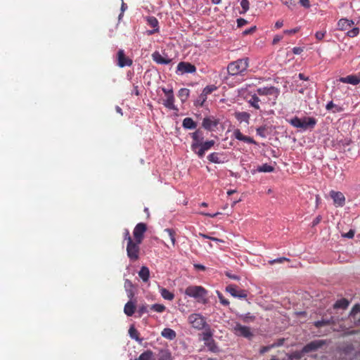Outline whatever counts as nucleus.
<instances>
[{
	"mask_svg": "<svg viewBox=\"0 0 360 360\" xmlns=\"http://www.w3.org/2000/svg\"><path fill=\"white\" fill-rule=\"evenodd\" d=\"M249 66L248 58L238 59L236 61L230 63L227 66V71L230 75H243Z\"/></svg>",
	"mask_w": 360,
	"mask_h": 360,
	"instance_id": "1",
	"label": "nucleus"
},
{
	"mask_svg": "<svg viewBox=\"0 0 360 360\" xmlns=\"http://www.w3.org/2000/svg\"><path fill=\"white\" fill-rule=\"evenodd\" d=\"M185 294L191 297H193L199 302L203 304L207 302V291L205 288L200 285H190L185 290Z\"/></svg>",
	"mask_w": 360,
	"mask_h": 360,
	"instance_id": "2",
	"label": "nucleus"
},
{
	"mask_svg": "<svg viewBox=\"0 0 360 360\" xmlns=\"http://www.w3.org/2000/svg\"><path fill=\"white\" fill-rule=\"evenodd\" d=\"M159 103L169 110H179L178 108L174 105L173 91H162L160 95Z\"/></svg>",
	"mask_w": 360,
	"mask_h": 360,
	"instance_id": "3",
	"label": "nucleus"
},
{
	"mask_svg": "<svg viewBox=\"0 0 360 360\" xmlns=\"http://www.w3.org/2000/svg\"><path fill=\"white\" fill-rule=\"evenodd\" d=\"M141 243H138L137 241H132L127 243V254L129 259L135 262L139 259L140 255V244Z\"/></svg>",
	"mask_w": 360,
	"mask_h": 360,
	"instance_id": "4",
	"label": "nucleus"
},
{
	"mask_svg": "<svg viewBox=\"0 0 360 360\" xmlns=\"http://www.w3.org/2000/svg\"><path fill=\"white\" fill-rule=\"evenodd\" d=\"M188 321L194 328L201 330L205 328L208 325L205 318L198 314H192L188 316Z\"/></svg>",
	"mask_w": 360,
	"mask_h": 360,
	"instance_id": "5",
	"label": "nucleus"
},
{
	"mask_svg": "<svg viewBox=\"0 0 360 360\" xmlns=\"http://www.w3.org/2000/svg\"><path fill=\"white\" fill-rule=\"evenodd\" d=\"M214 144L215 141L214 140L206 141L205 142L201 141V143L198 144V147L195 150H192V151L196 154L198 158H202L204 157L206 151L210 150Z\"/></svg>",
	"mask_w": 360,
	"mask_h": 360,
	"instance_id": "6",
	"label": "nucleus"
},
{
	"mask_svg": "<svg viewBox=\"0 0 360 360\" xmlns=\"http://www.w3.org/2000/svg\"><path fill=\"white\" fill-rule=\"evenodd\" d=\"M234 333L238 336H241L245 338L250 339L253 337V333L251 332L250 328L245 326H242L240 323H237L233 328Z\"/></svg>",
	"mask_w": 360,
	"mask_h": 360,
	"instance_id": "7",
	"label": "nucleus"
},
{
	"mask_svg": "<svg viewBox=\"0 0 360 360\" xmlns=\"http://www.w3.org/2000/svg\"><path fill=\"white\" fill-rule=\"evenodd\" d=\"M146 230L147 226L146 224L142 222L137 224L133 231L134 240L138 243H142Z\"/></svg>",
	"mask_w": 360,
	"mask_h": 360,
	"instance_id": "8",
	"label": "nucleus"
},
{
	"mask_svg": "<svg viewBox=\"0 0 360 360\" xmlns=\"http://www.w3.org/2000/svg\"><path fill=\"white\" fill-rule=\"evenodd\" d=\"M196 72V68L194 65L188 62H180L176 68V74L183 75L185 73H194Z\"/></svg>",
	"mask_w": 360,
	"mask_h": 360,
	"instance_id": "9",
	"label": "nucleus"
},
{
	"mask_svg": "<svg viewBox=\"0 0 360 360\" xmlns=\"http://www.w3.org/2000/svg\"><path fill=\"white\" fill-rule=\"evenodd\" d=\"M226 291L229 292L234 297L246 299L248 297L247 291L245 290H238L236 285H229L226 288Z\"/></svg>",
	"mask_w": 360,
	"mask_h": 360,
	"instance_id": "10",
	"label": "nucleus"
},
{
	"mask_svg": "<svg viewBox=\"0 0 360 360\" xmlns=\"http://www.w3.org/2000/svg\"><path fill=\"white\" fill-rule=\"evenodd\" d=\"M117 65L120 68L131 66L133 63L131 59L126 56L124 50L120 49L117 54Z\"/></svg>",
	"mask_w": 360,
	"mask_h": 360,
	"instance_id": "11",
	"label": "nucleus"
},
{
	"mask_svg": "<svg viewBox=\"0 0 360 360\" xmlns=\"http://www.w3.org/2000/svg\"><path fill=\"white\" fill-rule=\"evenodd\" d=\"M330 196L333 199L335 207H343L345 204V197L342 192L331 191Z\"/></svg>",
	"mask_w": 360,
	"mask_h": 360,
	"instance_id": "12",
	"label": "nucleus"
},
{
	"mask_svg": "<svg viewBox=\"0 0 360 360\" xmlns=\"http://www.w3.org/2000/svg\"><path fill=\"white\" fill-rule=\"evenodd\" d=\"M323 340H314L307 344L302 349V353H309L317 350L324 345Z\"/></svg>",
	"mask_w": 360,
	"mask_h": 360,
	"instance_id": "13",
	"label": "nucleus"
},
{
	"mask_svg": "<svg viewBox=\"0 0 360 360\" xmlns=\"http://www.w3.org/2000/svg\"><path fill=\"white\" fill-rule=\"evenodd\" d=\"M151 56L153 60L158 64L167 65L172 62V58H169L167 54L161 55L158 51L153 52Z\"/></svg>",
	"mask_w": 360,
	"mask_h": 360,
	"instance_id": "14",
	"label": "nucleus"
},
{
	"mask_svg": "<svg viewBox=\"0 0 360 360\" xmlns=\"http://www.w3.org/2000/svg\"><path fill=\"white\" fill-rule=\"evenodd\" d=\"M192 138V143L191 145V150H195L198 147V144L203 141V133L200 129H197L195 131L191 134Z\"/></svg>",
	"mask_w": 360,
	"mask_h": 360,
	"instance_id": "15",
	"label": "nucleus"
},
{
	"mask_svg": "<svg viewBox=\"0 0 360 360\" xmlns=\"http://www.w3.org/2000/svg\"><path fill=\"white\" fill-rule=\"evenodd\" d=\"M338 81L342 83L356 85L360 83V72L356 75H349L345 77H340Z\"/></svg>",
	"mask_w": 360,
	"mask_h": 360,
	"instance_id": "16",
	"label": "nucleus"
},
{
	"mask_svg": "<svg viewBox=\"0 0 360 360\" xmlns=\"http://www.w3.org/2000/svg\"><path fill=\"white\" fill-rule=\"evenodd\" d=\"M349 319L353 321L354 324H360V304H355L349 314Z\"/></svg>",
	"mask_w": 360,
	"mask_h": 360,
	"instance_id": "17",
	"label": "nucleus"
},
{
	"mask_svg": "<svg viewBox=\"0 0 360 360\" xmlns=\"http://www.w3.org/2000/svg\"><path fill=\"white\" fill-rule=\"evenodd\" d=\"M233 135L235 138L239 141H242L248 143L256 144L255 141L252 138L243 135L239 129H236L233 131Z\"/></svg>",
	"mask_w": 360,
	"mask_h": 360,
	"instance_id": "18",
	"label": "nucleus"
},
{
	"mask_svg": "<svg viewBox=\"0 0 360 360\" xmlns=\"http://www.w3.org/2000/svg\"><path fill=\"white\" fill-rule=\"evenodd\" d=\"M217 124L218 122L210 117H205L202 122V126L208 131H212L213 128L216 127Z\"/></svg>",
	"mask_w": 360,
	"mask_h": 360,
	"instance_id": "19",
	"label": "nucleus"
},
{
	"mask_svg": "<svg viewBox=\"0 0 360 360\" xmlns=\"http://www.w3.org/2000/svg\"><path fill=\"white\" fill-rule=\"evenodd\" d=\"M302 129L304 130L307 129L308 128H314L316 124V120L314 117H304L302 118Z\"/></svg>",
	"mask_w": 360,
	"mask_h": 360,
	"instance_id": "20",
	"label": "nucleus"
},
{
	"mask_svg": "<svg viewBox=\"0 0 360 360\" xmlns=\"http://www.w3.org/2000/svg\"><path fill=\"white\" fill-rule=\"evenodd\" d=\"M136 310V302L129 300L127 302L124 307V312L128 316H131Z\"/></svg>",
	"mask_w": 360,
	"mask_h": 360,
	"instance_id": "21",
	"label": "nucleus"
},
{
	"mask_svg": "<svg viewBox=\"0 0 360 360\" xmlns=\"http://www.w3.org/2000/svg\"><path fill=\"white\" fill-rule=\"evenodd\" d=\"M353 25L354 22L352 20H349L345 18L340 19L338 22V26L340 30H347L352 27Z\"/></svg>",
	"mask_w": 360,
	"mask_h": 360,
	"instance_id": "22",
	"label": "nucleus"
},
{
	"mask_svg": "<svg viewBox=\"0 0 360 360\" xmlns=\"http://www.w3.org/2000/svg\"><path fill=\"white\" fill-rule=\"evenodd\" d=\"M161 335L163 338L168 339L169 340H172L175 339L176 334V332L169 328H164L161 332Z\"/></svg>",
	"mask_w": 360,
	"mask_h": 360,
	"instance_id": "23",
	"label": "nucleus"
},
{
	"mask_svg": "<svg viewBox=\"0 0 360 360\" xmlns=\"http://www.w3.org/2000/svg\"><path fill=\"white\" fill-rule=\"evenodd\" d=\"M158 360H172L171 352L167 349H160L158 354Z\"/></svg>",
	"mask_w": 360,
	"mask_h": 360,
	"instance_id": "24",
	"label": "nucleus"
},
{
	"mask_svg": "<svg viewBox=\"0 0 360 360\" xmlns=\"http://www.w3.org/2000/svg\"><path fill=\"white\" fill-rule=\"evenodd\" d=\"M139 276L143 282H147L150 277V271L147 266H143L139 271Z\"/></svg>",
	"mask_w": 360,
	"mask_h": 360,
	"instance_id": "25",
	"label": "nucleus"
},
{
	"mask_svg": "<svg viewBox=\"0 0 360 360\" xmlns=\"http://www.w3.org/2000/svg\"><path fill=\"white\" fill-rule=\"evenodd\" d=\"M182 126L185 129H194L197 127L196 122H195L192 118L186 117L183 120Z\"/></svg>",
	"mask_w": 360,
	"mask_h": 360,
	"instance_id": "26",
	"label": "nucleus"
},
{
	"mask_svg": "<svg viewBox=\"0 0 360 360\" xmlns=\"http://www.w3.org/2000/svg\"><path fill=\"white\" fill-rule=\"evenodd\" d=\"M250 114L247 112H237L235 113L236 118L240 122L249 123Z\"/></svg>",
	"mask_w": 360,
	"mask_h": 360,
	"instance_id": "27",
	"label": "nucleus"
},
{
	"mask_svg": "<svg viewBox=\"0 0 360 360\" xmlns=\"http://www.w3.org/2000/svg\"><path fill=\"white\" fill-rule=\"evenodd\" d=\"M147 21H148V24L151 27L155 28L154 30L150 31L149 34H152L158 31V21L156 18H155L153 16L148 17Z\"/></svg>",
	"mask_w": 360,
	"mask_h": 360,
	"instance_id": "28",
	"label": "nucleus"
},
{
	"mask_svg": "<svg viewBox=\"0 0 360 360\" xmlns=\"http://www.w3.org/2000/svg\"><path fill=\"white\" fill-rule=\"evenodd\" d=\"M160 292L161 296L165 300L171 301L174 298V293H172V292H170L169 290H168L167 289H166L165 288H161L160 289Z\"/></svg>",
	"mask_w": 360,
	"mask_h": 360,
	"instance_id": "29",
	"label": "nucleus"
},
{
	"mask_svg": "<svg viewBox=\"0 0 360 360\" xmlns=\"http://www.w3.org/2000/svg\"><path fill=\"white\" fill-rule=\"evenodd\" d=\"M349 301L347 299L342 298L335 302L333 304V308L345 309L349 306Z\"/></svg>",
	"mask_w": 360,
	"mask_h": 360,
	"instance_id": "30",
	"label": "nucleus"
},
{
	"mask_svg": "<svg viewBox=\"0 0 360 360\" xmlns=\"http://www.w3.org/2000/svg\"><path fill=\"white\" fill-rule=\"evenodd\" d=\"M136 360H155L153 352L148 349L143 352Z\"/></svg>",
	"mask_w": 360,
	"mask_h": 360,
	"instance_id": "31",
	"label": "nucleus"
},
{
	"mask_svg": "<svg viewBox=\"0 0 360 360\" xmlns=\"http://www.w3.org/2000/svg\"><path fill=\"white\" fill-rule=\"evenodd\" d=\"M333 323H334L333 318L331 317L329 319H322L321 321H315L314 325L316 328H321L322 326H329V325H330V324H332Z\"/></svg>",
	"mask_w": 360,
	"mask_h": 360,
	"instance_id": "32",
	"label": "nucleus"
},
{
	"mask_svg": "<svg viewBox=\"0 0 360 360\" xmlns=\"http://www.w3.org/2000/svg\"><path fill=\"white\" fill-rule=\"evenodd\" d=\"M207 160L213 163H221V160L219 159V154L218 153L214 152L210 153L207 157Z\"/></svg>",
	"mask_w": 360,
	"mask_h": 360,
	"instance_id": "33",
	"label": "nucleus"
},
{
	"mask_svg": "<svg viewBox=\"0 0 360 360\" xmlns=\"http://www.w3.org/2000/svg\"><path fill=\"white\" fill-rule=\"evenodd\" d=\"M129 334L132 339H134L136 341H139V342L142 341L141 339H139V333L138 330L134 326H131L129 328Z\"/></svg>",
	"mask_w": 360,
	"mask_h": 360,
	"instance_id": "34",
	"label": "nucleus"
},
{
	"mask_svg": "<svg viewBox=\"0 0 360 360\" xmlns=\"http://www.w3.org/2000/svg\"><path fill=\"white\" fill-rule=\"evenodd\" d=\"M205 346L209 349V350L212 352L217 353L219 352L218 347L217 346L214 340L212 339V340L206 342Z\"/></svg>",
	"mask_w": 360,
	"mask_h": 360,
	"instance_id": "35",
	"label": "nucleus"
},
{
	"mask_svg": "<svg viewBox=\"0 0 360 360\" xmlns=\"http://www.w3.org/2000/svg\"><path fill=\"white\" fill-rule=\"evenodd\" d=\"M274 170V167L268 164H263L257 168V171L259 172H272Z\"/></svg>",
	"mask_w": 360,
	"mask_h": 360,
	"instance_id": "36",
	"label": "nucleus"
},
{
	"mask_svg": "<svg viewBox=\"0 0 360 360\" xmlns=\"http://www.w3.org/2000/svg\"><path fill=\"white\" fill-rule=\"evenodd\" d=\"M240 319L244 323H250L252 322L255 320V316L252 315L250 313H246L245 314H242L240 316Z\"/></svg>",
	"mask_w": 360,
	"mask_h": 360,
	"instance_id": "37",
	"label": "nucleus"
},
{
	"mask_svg": "<svg viewBox=\"0 0 360 360\" xmlns=\"http://www.w3.org/2000/svg\"><path fill=\"white\" fill-rule=\"evenodd\" d=\"M290 123L296 128L302 129V127L303 126L302 124V118H299L297 117L291 119Z\"/></svg>",
	"mask_w": 360,
	"mask_h": 360,
	"instance_id": "38",
	"label": "nucleus"
},
{
	"mask_svg": "<svg viewBox=\"0 0 360 360\" xmlns=\"http://www.w3.org/2000/svg\"><path fill=\"white\" fill-rule=\"evenodd\" d=\"M150 309L158 313H162L166 309V307L161 304H154L150 306Z\"/></svg>",
	"mask_w": 360,
	"mask_h": 360,
	"instance_id": "39",
	"label": "nucleus"
},
{
	"mask_svg": "<svg viewBox=\"0 0 360 360\" xmlns=\"http://www.w3.org/2000/svg\"><path fill=\"white\" fill-rule=\"evenodd\" d=\"M165 231L166 233H167L168 236H169V239H170V240L172 242V245L173 246H174L175 242H176V240H175V232L172 229H165Z\"/></svg>",
	"mask_w": 360,
	"mask_h": 360,
	"instance_id": "40",
	"label": "nucleus"
},
{
	"mask_svg": "<svg viewBox=\"0 0 360 360\" xmlns=\"http://www.w3.org/2000/svg\"><path fill=\"white\" fill-rule=\"evenodd\" d=\"M212 333H211L210 330L208 329V330H206L203 333H202V340L203 341L205 342V344L210 340H212Z\"/></svg>",
	"mask_w": 360,
	"mask_h": 360,
	"instance_id": "41",
	"label": "nucleus"
},
{
	"mask_svg": "<svg viewBox=\"0 0 360 360\" xmlns=\"http://www.w3.org/2000/svg\"><path fill=\"white\" fill-rule=\"evenodd\" d=\"M240 6L243 8V11L240 12V14L245 13L248 9L250 6V2L248 0H241L240 1Z\"/></svg>",
	"mask_w": 360,
	"mask_h": 360,
	"instance_id": "42",
	"label": "nucleus"
},
{
	"mask_svg": "<svg viewBox=\"0 0 360 360\" xmlns=\"http://www.w3.org/2000/svg\"><path fill=\"white\" fill-rule=\"evenodd\" d=\"M217 294L218 295L219 302L222 305H224V306L229 305V304H230L229 301L227 299H226L220 292L217 291Z\"/></svg>",
	"mask_w": 360,
	"mask_h": 360,
	"instance_id": "43",
	"label": "nucleus"
},
{
	"mask_svg": "<svg viewBox=\"0 0 360 360\" xmlns=\"http://www.w3.org/2000/svg\"><path fill=\"white\" fill-rule=\"evenodd\" d=\"M258 102H259V98L258 97L255 96H252V98L250 100V103L251 104L252 106H253L254 108H255L256 109H259V105H258Z\"/></svg>",
	"mask_w": 360,
	"mask_h": 360,
	"instance_id": "44",
	"label": "nucleus"
},
{
	"mask_svg": "<svg viewBox=\"0 0 360 360\" xmlns=\"http://www.w3.org/2000/svg\"><path fill=\"white\" fill-rule=\"evenodd\" d=\"M359 33V29L358 27L352 28V30L347 32V35L349 37H354L357 36Z\"/></svg>",
	"mask_w": 360,
	"mask_h": 360,
	"instance_id": "45",
	"label": "nucleus"
},
{
	"mask_svg": "<svg viewBox=\"0 0 360 360\" xmlns=\"http://www.w3.org/2000/svg\"><path fill=\"white\" fill-rule=\"evenodd\" d=\"M148 305H142L139 307L138 314L139 317H141L143 314H146L148 311Z\"/></svg>",
	"mask_w": 360,
	"mask_h": 360,
	"instance_id": "46",
	"label": "nucleus"
},
{
	"mask_svg": "<svg viewBox=\"0 0 360 360\" xmlns=\"http://www.w3.org/2000/svg\"><path fill=\"white\" fill-rule=\"evenodd\" d=\"M326 34V30L318 31L315 34L316 39L318 41H321L325 37Z\"/></svg>",
	"mask_w": 360,
	"mask_h": 360,
	"instance_id": "47",
	"label": "nucleus"
},
{
	"mask_svg": "<svg viewBox=\"0 0 360 360\" xmlns=\"http://www.w3.org/2000/svg\"><path fill=\"white\" fill-rule=\"evenodd\" d=\"M206 99V94H202L200 96V98L195 101V104L197 105L202 106L203 105V103L205 102Z\"/></svg>",
	"mask_w": 360,
	"mask_h": 360,
	"instance_id": "48",
	"label": "nucleus"
},
{
	"mask_svg": "<svg viewBox=\"0 0 360 360\" xmlns=\"http://www.w3.org/2000/svg\"><path fill=\"white\" fill-rule=\"evenodd\" d=\"M124 288H125V290L127 291V290H132L134 289V285L133 283H131V281H129V279H126L124 281Z\"/></svg>",
	"mask_w": 360,
	"mask_h": 360,
	"instance_id": "49",
	"label": "nucleus"
},
{
	"mask_svg": "<svg viewBox=\"0 0 360 360\" xmlns=\"http://www.w3.org/2000/svg\"><path fill=\"white\" fill-rule=\"evenodd\" d=\"M282 3L287 6L289 8H292L295 6L294 0H281Z\"/></svg>",
	"mask_w": 360,
	"mask_h": 360,
	"instance_id": "50",
	"label": "nucleus"
},
{
	"mask_svg": "<svg viewBox=\"0 0 360 360\" xmlns=\"http://www.w3.org/2000/svg\"><path fill=\"white\" fill-rule=\"evenodd\" d=\"M266 129L264 127H261L257 129V134L259 135L261 137L265 138L266 134H265Z\"/></svg>",
	"mask_w": 360,
	"mask_h": 360,
	"instance_id": "51",
	"label": "nucleus"
},
{
	"mask_svg": "<svg viewBox=\"0 0 360 360\" xmlns=\"http://www.w3.org/2000/svg\"><path fill=\"white\" fill-rule=\"evenodd\" d=\"M124 240H127V243H129L130 241L132 242L134 240V239L133 240L132 238L131 237L128 229H124Z\"/></svg>",
	"mask_w": 360,
	"mask_h": 360,
	"instance_id": "52",
	"label": "nucleus"
},
{
	"mask_svg": "<svg viewBox=\"0 0 360 360\" xmlns=\"http://www.w3.org/2000/svg\"><path fill=\"white\" fill-rule=\"evenodd\" d=\"M300 27H295L294 29H291V30H285L283 31L284 34H296L297 32H298L300 31Z\"/></svg>",
	"mask_w": 360,
	"mask_h": 360,
	"instance_id": "53",
	"label": "nucleus"
},
{
	"mask_svg": "<svg viewBox=\"0 0 360 360\" xmlns=\"http://www.w3.org/2000/svg\"><path fill=\"white\" fill-rule=\"evenodd\" d=\"M248 23V21L245 20L244 18H238L237 20V25L238 27H241L244 25H245Z\"/></svg>",
	"mask_w": 360,
	"mask_h": 360,
	"instance_id": "54",
	"label": "nucleus"
},
{
	"mask_svg": "<svg viewBox=\"0 0 360 360\" xmlns=\"http://www.w3.org/2000/svg\"><path fill=\"white\" fill-rule=\"evenodd\" d=\"M283 261H288V259L286 257H280L274 260L270 261V264H273L274 263H282Z\"/></svg>",
	"mask_w": 360,
	"mask_h": 360,
	"instance_id": "55",
	"label": "nucleus"
},
{
	"mask_svg": "<svg viewBox=\"0 0 360 360\" xmlns=\"http://www.w3.org/2000/svg\"><path fill=\"white\" fill-rule=\"evenodd\" d=\"M300 4L306 8H309L311 6L309 0H300Z\"/></svg>",
	"mask_w": 360,
	"mask_h": 360,
	"instance_id": "56",
	"label": "nucleus"
},
{
	"mask_svg": "<svg viewBox=\"0 0 360 360\" xmlns=\"http://www.w3.org/2000/svg\"><path fill=\"white\" fill-rule=\"evenodd\" d=\"M303 51L304 49L302 47H294L292 49V53L296 55L300 54Z\"/></svg>",
	"mask_w": 360,
	"mask_h": 360,
	"instance_id": "57",
	"label": "nucleus"
},
{
	"mask_svg": "<svg viewBox=\"0 0 360 360\" xmlns=\"http://www.w3.org/2000/svg\"><path fill=\"white\" fill-rule=\"evenodd\" d=\"M273 346H264V347H262L260 350H259V353L261 354H263L264 353H266V352H268Z\"/></svg>",
	"mask_w": 360,
	"mask_h": 360,
	"instance_id": "58",
	"label": "nucleus"
},
{
	"mask_svg": "<svg viewBox=\"0 0 360 360\" xmlns=\"http://www.w3.org/2000/svg\"><path fill=\"white\" fill-rule=\"evenodd\" d=\"M283 39V37L282 36H280V35H276L274 39H273V44H276L277 43H278L281 39Z\"/></svg>",
	"mask_w": 360,
	"mask_h": 360,
	"instance_id": "59",
	"label": "nucleus"
},
{
	"mask_svg": "<svg viewBox=\"0 0 360 360\" xmlns=\"http://www.w3.org/2000/svg\"><path fill=\"white\" fill-rule=\"evenodd\" d=\"M127 297L130 299V300L131 301L132 298L134 297V289L132 290H127Z\"/></svg>",
	"mask_w": 360,
	"mask_h": 360,
	"instance_id": "60",
	"label": "nucleus"
},
{
	"mask_svg": "<svg viewBox=\"0 0 360 360\" xmlns=\"http://www.w3.org/2000/svg\"><path fill=\"white\" fill-rule=\"evenodd\" d=\"M354 236V231L353 230H349V232H347V233H345L344 235L345 237L346 238H352Z\"/></svg>",
	"mask_w": 360,
	"mask_h": 360,
	"instance_id": "61",
	"label": "nucleus"
},
{
	"mask_svg": "<svg viewBox=\"0 0 360 360\" xmlns=\"http://www.w3.org/2000/svg\"><path fill=\"white\" fill-rule=\"evenodd\" d=\"M338 106L336 105H335L333 101H330L327 105H326V109L328 110H332L333 108H337Z\"/></svg>",
	"mask_w": 360,
	"mask_h": 360,
	"instance_id": "62",
	"label": "nucleus"
},
{
	"mask_svg": "<svg viewBox=\"0 0 360 360\" xmlns=\"http://www.w3.org/2000/svg\"><path fill=\"white\" fill-rule=\"evenodd\" d=\"M194 268L197 270H201V271L205 270V266L202 264H194Z\"/></svg>",
	"mask_w": 360,
	"mask_h": 360,
	"instance_id": "63",
	"label": "nucleus"
},
{
	"mask_svg": "<svg viewBox=\"0 0 360 360\" xmlns=\"http://www.w3.org/2000/svg\"><path fill=\"white\" fill-rule=\"evenodd\" d=\"M283 25V20H278L275 23V27L276 29H279V28L282 27Z\"/></svg>",
	"mask_w": 360,
	"mask_h": 360,
	"instance_id": "64",
	"label": "nucleus"
}]
</instances>
